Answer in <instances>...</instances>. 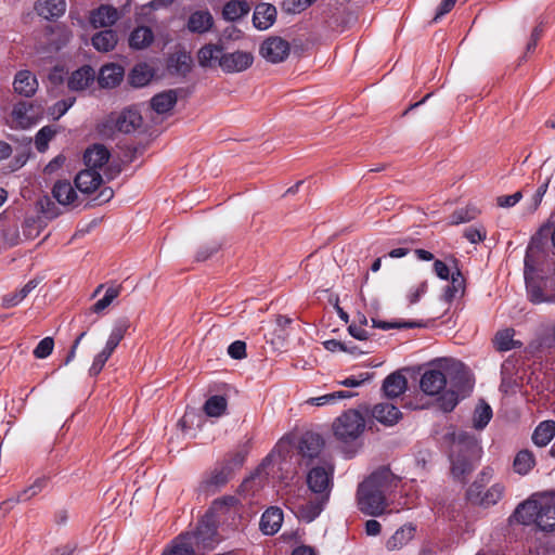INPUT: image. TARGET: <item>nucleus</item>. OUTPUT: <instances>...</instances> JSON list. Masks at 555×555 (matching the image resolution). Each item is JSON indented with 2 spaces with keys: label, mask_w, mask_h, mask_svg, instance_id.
I'll return each instance as SVG.
<instances>
[{
  "label": "nucleus",
  "mask_w": 555,
  "mask_h": 555,
  "mask_svg": "<svg viewBox=\"0 0 555 555\" xmlns=\"http://www.w3.org/2000/svg\"><path fill=\"white\" fill-rule=\"evenodd\" d=\"M371 415L384 426H393L402 418V412L388 402L375 404L371 410Z\"/></svg>",
  "instance_id": "2eb2a0df"
},
{
  "label": "nucleus",
  "mask_w": 555,
  "mask_h": 555,
  "mask_svg": "<svg viewBox=\"0 0 555 555\" xmlns=\"http://www.w3.org/2000/svg\"><path fill=\"white\" fill-rule=\"evenodd\" d=\"M52 195L62 205L72 204L77 197L75 189L67 180L56 181L52 189Z\"/></svg>",
  "instance_id": "e433bc0d"
},
{
  "label": "nucleus",
  "mask_w": 555,
  "mask_h": 555,
  "mask_svg": "<svg viewBox=\"0 0 555 555\" xmlns=\"http://www.w3.org/2000/svg\"><path fill=\"white\" fill-rule=\"evenodd\" d=\"M370 379L369 373H361L358 376H349L340 380L339 384L345 387H358Z\"/></svg>",
  "instance_id": "69168bd1"
},
{
  "label": "nucleus",
  "mask_w": 555,
  "mask_h": 555,
  "mask_svg": "<svg viewBox=\"0 0 555 555\" xmlns=\"http://www.w3.org/2000/svg\"><path fill=\"white\" fill-rule=\"evenodd\" d=\"M324 447L325 440L320 433L307 430L299 435L291 431L276 442L272 451H322Z\"/></svg>",
  "instance_id": "7ed1b4c3"
},
{
  "label": "nucleus",
  "mask_w": 555,
  "mask_h": 555,
  "mask_svg": "<svg viewBox=\"0 0 555 555\" xmlns=\"http://www.w3.org/2000/svg\"><path fill=\"white\" fill-rule=\"evenodd\" d=\"M193 68V60L190 52L177 51L168 57V69L171 74L186 77Z\"/></svg>",
  "instance_id": "b1692460"
},
{
  "label": "nucleus",
  "mask_w": 555,
  "mask_h": 555,
  "mask_svg": "<svg viewBox=\"0 0 555 555\" xmlns=\"http://www.w3.org/2000/svg\"><path fill=\"white\" fill-rule=\"evenodd\" d=\"M535 465V460L532 453H516L513 461V467L519 475L528 474Z\"/></svg>",
  "instance_id": "09e8293b"
},
{
  "label": "nucleus",
  "mask_w": 555,
  "mask_h": 555,
  "mask_svg": "<svg viewBox=\"0 0 555 555\" xmlns=\"http://www.w3.org/2000/svg\"><path fill=\"white\" fill-rule=\"evenodd\" d=\"M317 0H285L284 5L287 11L300 13L311 7Z\"/></svg>",
  "instance_id": "052dcab7"
},
{
  "label": "nucleus",
  "mask_w": 555,
  "mask_h": 555,
  "mask_svg": "<svg viewBox=\"0 0 555 555\" xmlns=\"http://www.w3.org/2000/svg\"><path fill=\"white\" fill-rule=\"evenodd\" d=\"M243 463L244 456L237 453L231 460L217 466L204 480L205 488L210 489L224 486L233 477L234 473L242 467Z\"/></svg>",
  "instance_id": "39448f33"
},
{
  "label": "nucleus",
  "mask_w": 555,
  "mask_h": 555,
  "mask_svg": "<svg viewBox=\"0 0 555 555\" xmlns=\"http://www.w3.org/2000/svg\"><path fill=\"white\" fill-rule=\"evenodd\" d=\"M478 215L479 210L475 206L467 205L466 207L454 210L450 216L449 223L452 225H457L460 223L469 222L476 219Z\"/></svg>",
  "instance_id": "a18cd8bd"
},
{
  "label": "nucleus",
  "mask_w": 555,
  "mask_h": 555,
  "mask_svg": "<svg viewBox=\"0 0 555 555\" xmlns=\"http://www.w3.org/2000/svg\"><path fill=\"white\" fill-rule=\"evenodd\" d=\"M95 79V72L90 65H83L74 70L67 79V87L72 91H83Z\"/></svg>",
  "instance_id": "a211bd4d"
},
{
  "label": "nucleus",
  "mask_w": 555,
  "mask_h": 555,
  "mask_svg": "<svg viewBox=\"0 0 555 555\" xmlns=\"http://www.w3.org/2000/svg\"><path fill=\"white\" fill-rule=\"evenodd\" d=\"M254 63V56L247 51L224 52L220 57V68L227 74L241 73L248 69Z\"/></svg>",
  "instance_id": "6e6552de"
},
{
  "label": "nucleus",
  "mask_w": 555,
  "mask_h": 555,
  "mask_svg": "<svg viewBox=\"0 0 555 555\" xmlns=\"http://www.w3.org/2000/svg\"><path fill=\"white\" fill-rule=\"evenodd\" d=\"M129 326L130 322L127 318L118 319L111 331L104 349L113 354L119 343L124 339Z\"/></svg>",
  "instance_id": "72a5a7b5"
},
{
  "label": "nucleus",
  "mask_w": 555,
  "mask_h": 555,
  "mask_svg": "<svg viewBox=\"0 0 555 555\" xmlns=\"http://www.w3.org/2000/svg\"><path fill=\"white\" fill-rule=\"evenodd\" d=\"M163 555H194L192 542L185 537H180Z\"/></svg>",
  "instance_id": "8fccbe9b"
},
{
  "label": "nucleus",
  "mask_w": 555,
  "mask_h": 555,
  "mask_svg": "<svg viewBox=\"0 0 555 555\" xmlns=\"http://www.w3.org/2000/svg\"><path fill=\"white\" fill-rule=\"evenodd\" d=\"M41 228V220L39 217H26L23 224V234L26 238L36 237Z\"/></svg>",
  "instance_id": "6e6d98bb"
},
{
  "label": "nucleus",
  "mask_w": 555,
  "mask_h": 555,
  "mask_svg": "<svg viewBox=\"0 0 555 555\" xmlns=\"http://www.w3.org/2000/svg\"><path fill=\"white\" fill-rule=\"evenodd\" d=\"M482 485L475 481L467 490V498L472 503L482 505L485 507L496 504L504 493V487L500 483L493 485L486 492L481 490Z\"/></svg>",
  "instance_id": "1a4fd4ad"
},
{
  "label": "nucleus",
  "mask_w": 555,
  "mask_h": 555,
  "mask_svg": "<svg viewBox=\"0 0 555 555\" xmlns=\"http://www.w3.org/2000/svg\"><path fill=\"white\" fill-rule=\"evenodd\" d=\"M335 466L331 462H323L312 467L307 475L308 488L315 494L330 499L333 488Z\"/></svg>",
  "instance_id": "20e7f679"
},
{
  "label": "nucleus",
  "mask_w": 555,
  "mask_h": 555,
  "mask_svg": "<svg viewBox=\"0 0 555 555\" xmlns=\"http://www.w3.org/2000/svg\"><path fill=\"white\" fill-rule=\"evenodd\" d=\"M227 399L223 396H211L204 404V411L208 416H221L227 410Z\"/></svg>",
  "instance_id": "c03bdc74"
},
{
  "label": "nucleus",
  "mask_w": 555,
  "mask_h": 555,
  "mask_svg": "<svg viewBox=\"0 0 555 555\" xmlns=\"http://www.w3.org/2000/svg\"><path fill=\"white\" fill-rule=\"evenodd\" d=\"M447 386L446 374L438 369L426 370L420 380L421 390L427 396L439 395Z\"/></svg>",
  "instance_id": "9b49d317"
},
{
  "label": "nucleus",
  "mask_w": 555,
  "mask_h": 555,
  "mask_svg": "<svg viewBox=\"0 0 555 555\" xmlns=\"http://www.w3.org/2000/svg\"><path fill=\"white\" fill-rule=\"evenodd\" d=\"M223 53V47L216 43H206L197 51V61L201 67L211 68L218 65L220 67V57Z\"/></svg>",
  "instance_id": "bb28decb"
},
{
  "label": "nucleus",
  "mask_w": 555,
  "mask_h": 555,
  "mask_svg": "<svg viewBox=\"0 0 555 555\" xmlns=\"http://www.w3.org/2000/svg\"><path fill=\"white\" fill-rule=\"evenodd\" d=\"M103 182L102 176L98 170L87 167L78 172L75 178V185L81 193H92Z\"/></svg>",
  "instance_id": "4be33fe9"
},
{
  "label": "nucleus",
  "mask_w": 555,
  "mask_h": 555,
  "mask_svg": "<svg viewBox=\"0 0 555 555\" xmlns=\"http://www.w3.org/2000/svg\"><path fill=\"white\" fill-rule=\"evenodd\" d=\"M373 327L380 328L384 331H388L391 328H417L421 327L423 324L418 321H397V322H387V321H380L376 319H372Z\"/></svg>",
  "instance_id": "3c124183"
},
{
  "label": "nucleus",
  "mask_w": 555,
  "mask_h": 555,
  "mask_svg": "<svg viewBox=\"0 0 555 555\" xmlns=\"http://www.w3.org/2000/svg\"><path fill=\"white\" fill-rule=\"evenodd\" d=\"M493 416L492 408L485 401L480 400L474 411L473 425L476 429H483Z\"/></svg>",
  "instance_id": "79ce46f5"
},
{
  "label": "nucleus",
  "mask_w": 555,
  "mask_h": 555,
  "mask_svg": "<svg viewBox=\"0 0 555 555\" xmlns=\"http://www.w3.org/2000/svg\"><path fill=\"white\" fill-rule=\"evenodd\" d=\"M43 38L49 52L59 51L69 42L72 31L64 25L49 26L44 29Z\"/></svg>",
  "instance_id": "4468645a"
},
{
  "label": "nucleus",
  "mask_w": 555,
  "mask_h": 555,
  "mask_svg": "<svg viewBox=\"0 0 555 555\" xmlns=\"http://www.w3.org/2000/svg\"><path fill=\"white\" fill-rule=\"evenodd\" d=\"M3 240L10 245L14 246L17 245L20 242V233L16 225L9 227L3 230L2 233Z\"/></svg>",
  "instance_id": "774afa93"
},
{
  "label": "nucleus",
  "mask_w": 555,
  "mask_h": 555,
  "mask_svg": "<svg viewBox=\"0 0 555 555\" xmlns=\"http://www.w3.org/2000/svg\"><path fill=\"white\" fill-rule=\"evenodd\" d=\"M153 73L147 64H138L129 73L128 82L132 87L141 88L146 86L151 81Z\"/></svg>",
  "instance_id": "ea45409f"
},
{
  "label": "nucleus",
  "mask_w": 555,
  "mask_h": 555,
  "mask_svg": "<svg viewBox=\"0 0 555 555\" xmlns=\"http://www.w3.org/2000/svg\"><path fill=\"white\" fill-rule=\"evenodd\" d=\"M542 494H533L527 501L520 503L515 512L513 513L511 519L521 525H531L535 524L538 520V515L540 512V498Z\"/></svg>",
  "instance_id": "9d476101"
},
{
  "label": "nucleus",
  "mask_w": 555,
  "mask_h": 555,
  "mask_svg": "<svg viewBox=\"0 0 555 555\" xmlns=\"http://www.w3.org/2000/svg\"><path fill=\"white\" fill-rule=\"evenodd\" d=\"M143 118L138 109L125 108L115 119V127L119 132L132 133L141 128Z\"/></svg>",
  "instance_id": "f3484780"
},
{
  "label": "nucleus",
  "mask_w": 555,
  "mask_h": 555,
  "mask_svg": "<svg viewBox=\"0 0 555 555\" xmlns=\"http://www.w3.org/2000/svg\"><path fill=\"white\" fill-rule=\"evenodd\" d=\"M450 474L456 481L465 482L467 476L477 467L476 453H449Z\"/></svg>",
  "instance_id": "423d86ee"
},
{
  "label": "nucleus",
  "mask_w": 555,
  "mask_h": 555,
  "mask_svg": "<svg viewBox=\"0 0 555 555\" xmlns=\"http://www.w3.org/2000/svg\"><path fill=\"white\" fill-rule=\"evenodd\" d=\"M494 346L498 351H509L512 349L519 348L521 343L514 340L513 328H505L495 334Z\"/></svg>",
  "instance_id": "a19ab883"
},
{
  "label": "nucleus",
  "mask_w": 555,
  "mask_h": 555,
  "mask_svg": "<svg viewBox=\"0 0 555 555\" xmlns=\"http://www.w3.org/2000/svg\"><path fill=\"white\" fill-rule=\"evenodd\" d=\"M35 10L43 18L53 20L65 13L66 2L65 0H37Z\"/></svg>",
  "instance_id": "c85d7f7f"
},
{
  "label": "nucleus",
  "mask_w": 555,
  "mask_h": 555,
  "mask_svg": "<svg viewBox=\"0 0 555 555\" xmlns=\"http://www.w3.org/2000/svg\"><path fill=\"white\" fill-rule=\"evenodd\" d=\"M92 46L95 50L101 52L112 51L117 42V33L113 29H104L95 33L91 38Z\"/></svg>",
  "instance_id": "2f4dec72"
},
{
  "label": "nucleus",
  "mask_w": 555,
  "mask_h": 555,
  "mask_svg": "<svg viewBox=\"0 0 555 555\" xmlns=\"http://www.w3.org/2000/svg\"><path fill=\"white\" fill-rule=\"evenodd\" d=\"M54 348V340L52 337H44L41 339L36 348L34 349L33 353L34 357L37 359H46L48 358Z\"/></svg>",
  "instance_id": "4d7b16f0"
},
{
  "label": "nucleus",
  "mask_w": 555,
  "mask_h": 555,
  "mask_svg": "<svg viewBox=\"0 0 555 555\" xmlns=\"http://www.w3.org/2000/svg\"><path fill=\"white\" fill-rule=\"evenodd\" d=\"M525 268H528V261L525 260ZM525 278H526V289H527V296L528 299L534 304H555V293L547 295L544 293L543 287L545 285V281L543 279L537 280L533 278H529L527 275V270L525 271Z\"/></svg>",
  "instance_id": "f8f14e48"
},
{
  "label": "nucleus",
  "mask_w": 555,
  "mask_h": 555,
  "mask_svg": "<svg viewBox=\"0 0 555 555\" xmlns=\"http://www.w3.org/2000/svg\"><path fill=\"white\" fill-rule=\"evenodd\" d=\"M55 131L49 127H42L36 134L35 145L38 152H44L48 149L49 142L54 137Z\"/></svg>",
  "instance_id": "5fc2aeb1"
},
{
  "label": "nucleus",
  "mask_w": 555,
  "mask_h": 555,
  "mask_svg": "<svg viewBox=\"0 0 555 555\" xmlns=\"http://www.w3.org/2000/svg\"><path fill=\"white\" fill-rule=\"evenodd\" d=\"M276 15L278 11L273 4L266 2L259 3L254 11L253 24L257 29L266 30L274 24Z\"/></svg>",
  "instance_id": "aec40b11"
},
{
  "label": "nucleus",
  "mask_w": 555,
  "mask_h": 555,
  "mask_svg": "<svg viewBox=\"0 0 555 555\" xmlns=\"http://www.w3.org/2000/svg\"><path fill=\"white\" fill-rule=\"evenodd\" d=\"M366 422L363 414L349 409L333 422L332 429L335 438L344 443L356 441L364 433Z\"/></svg>",
  "instance_id": "f03ea898"
},
{
  "label": "nucleus",
  "mask_w": 555,
  "mask_h": 555,
  "mask_svg": "<svg viewBox=\"0 0 555 555\" xmlns=\"http://www.w3.org/2000/svg\"><path fill=\"white\" fill-rule=\"evenodd\" d=\"M217 529L214 520L210 517L203 518L196 531L192 535H188L190 540H194L197 544H203L204 547H211L216 542Z\"/></svg>",
  "instance_id": "6ab92c4d"
},
{
  "label": "nucleus",
  "mask_w": 555,
  "mask_h": 555,
  "mask_svg": "<svg viewBox=\"0 0 555 555\" xmlns=\"http://www.w3.org/2000/svg\"><path fill=\"white\" fill-rule=\"evenodd\" d=\"M39 211L44 216L46 219H54L60 215V210L54 202L49 196H43L37 202Z\"/></svg>",
  "instance_id": "603ef678"
},
{
  "label": "nucleus",
  "mask_w": 555,
  "mask_h": 555,
  "mask_svg": "<svg viewBox=\"0 0 555 555\" xmlns=\"http://www.w3.org/2000/svg\"><path fill=\"white\" fill-rule=\"evenodd\" d=\"M109 157L111 153L103 144H93L83 153L85 165L98 171L108 162Z\"/></svg>",
  "instance_id": "cd10ccee"
},
{
  "label": "nucleus",
  "mask_w": 555,
  "mask_h": 555,
  "mask_svg": "<svg viewBox=\"0 0 555 555\" xmlns=\"http://www.w3.org/2000/svg\"><path fill=\"white\" fill-rule=\"evenodd\" d=\"M33 108V105L27 102H18L12 109V118L20 127H27L31 122V117L28 116V112Z\"/></svg>",
  "instance_id": "49530a36"
},
{
  "label": "nucleus",
  "mask_w": 555,
  "mask_h": 555,
  "mask_svg": "<svg viewBox=\"0 0 555 555\" xmlns=\"http://www.w3.org/2000/svg\"><path fill=\"white\" fill-rule=\"evenodd\" d=\"M220 249V245L217 243H209L202 246L196 253L197 261H205Z\"/></svg>",
  "instance_id": "0e129e2a"
},
{
  "label": "nucleus",
  "mask_w": 555,
  "mask_h": 555,
  "mask_svg": "<svg viewBox=\"0 0 555 555\" xmlns=\"http://www.w3.org/2000/svg\"><path fill=\"white\" fill-rule=\"evenodd\" d=\"M13 87L16 93L30 98L38 89V81L31 72L24 69L16 73Z\"/></svg>",
  "instance_id": "a878e982"
},
{
  "label": "nucleus",
  "mask_w": 555,
  "mask_h": 555,
  "mask_svg": "<svg viewBox=\"0 0 555 555\" xmlns=\"http://www.w3.org/2000/svg\"><path fill=\"white\" fill-rule=\"evenodd\" d=\"M459 403V395L453 389L442 392L438 399V404L443 412H451Z\"/></svg>",
  "instance_id": "864d4df0"
},
{
  "label": "nucleus",
  "mask_w": 555,
  "mask_h": 555,
  "mask_svg": "<svg viewBox=\"0 0 555 555\" xmlns=\"http://www.w3.org/2000/svg\"><path fill=\"white\" fill-rule=\"evenodd\" d=\"M228 354L235 360L246 358V343L243 340H235L228 347Z\"/></svg>",
  "instance_id": "bf43d9fd"
},
{
  "label": "nucleus",
  "mask_w": 555,
  "mask_h": 555,
  "mask_svg": "<svg viewBox=\"0 0 555 555\" xmlns=\"http://www.w3.org/2000/svg\"><path fill=\"white\" fill-rule=\"evenodd\" d=\"M465 292V278L460 269H456L451 274V284L444 288L443 299L451 302L459 294L463 295Z\"/></svg>",
  "instance_id": "58836bf2"
},
{
  "label": "nucleus",
  "mask_w": 555,
  "mask_h": 555,
  "mask_svg": "<svg viewBox=\"0 0 555 555\" xmlns=\"http://www.w3.org/2000/svg\"><path fill=\"white\" fill-rule=\"evenodd\" d=\"M463 236L472 244H477L486 238V231L479 228L469 227L465 229Z\"/></svg>",
  "instance_id": "e2e57ef3"
},
{
  "label": "nucleus",
  "mask_w": 555,
  "mask_h": 555,
  "mask_svg": "<svg viewBox=\"0 0 555 555\" xmlns=\"http://www.w3.org/2000/svg\"><path fill=\"white\" fill-rule=\"evenodd\" d=\"M112 353L103 349L101 352H99L94 359L93 362L89 369V375L94 377L98 376L101 371L103 370L105 363L111 358Z\"/></svg>",
  "instance_id": "13d9d810"
},
{
  "label": "nucleus",
  "mask_w": 555,
  "mask_h": 555,
  "mask_svg": "<svg viewBox=\"0 0 555 555\" xmlns=\"http://www.w3.org/2000/svg\"><path fill=\"white\" fill-rule=\"evenodd\" d=\"M540 345L552 348L555 347V322L547 326L539 336Z\"/></svg>",
  "instance_id": "680f3d73"
},
{
  "label": "nucleus",
  "mask_w": 555,
  "mask_h": 555,
  "mask_svg": "<svg viewBox=\"0 0 555 555\" xmlns=\"http://www.w3.org/2000/svg\"><path fill=\"white\" fill-rule=\"evenodd\" d=\"M154 39L153 31L146 26L134 28L129 36V46L140 50L149 47Z\"/></svg>",
  "instance_id": "4c0bfd02"
},
{
  "label": "nucleus",
  "mask_w": 555,
  "mask_h": 555,
  "mask_svg": "<svg viewBox=\"0 0 555 555\" xmlns=\"http://www.w3.org/2000/svg\"><path fill=\"white\" fill-rule=\"evenodd\" d=\"M521 192H515L511 195H503L498 197V205L504 208L513 207L521 199Z\"/></svg>",
  "instance_id": "338daca9"
},
{
  "label": "nucleus",
  "mask_w": 555,
  "mask_h": 555,
  "mask_svg": "<svg viewBox=\"0 0 555 555\" xmlns=\"http://www.w3.org/2000/svg\"><path fill=\"white\" fill-rule=\"evenodd\" d=\"M282 522V509L279 507H270L262 514L259 526L264 534L273 535L281 528Z\"/></svg>",
  "instance_id": "c756f323"
},
{
  "label": "nucleus",
  "mask_w": 555,
  "mask_h": 555,
  "mask_svg": "<svg viewBox=\"0 0 555 555\" xmlns=\"http://www.w3.org/2000/svg\"><path fill=\"white\" fill-rule=\"evenodd\" d=\"M537 526L542 531L555 530V494L540 498Z\"/></svg>",
  "instance_id": "ddd939ff"
},
{
  "label": "nucleus",
  "mask_w": 555,
  "mask_h": 555,
  "mask_svg": "<svg viewBox=\"0 0 555 555\" xmlns=\"http://www.w3.org/2000/svg\"><path fill=\"white\" fill-rule=\"evenodd\" d=\"M328 500L322 495H317L314 500H310L299 507V517L308 522L314 520L322 513Z\"/></svg>",
  "instance_id": "473e14b6"
},
{
  "label": "nucleus",
  "mask_w": 555,
  "mask_h": 555,
  "mask_svg": "<svg viewBox=\"0 0 555 555\" xmlns=\"http://www.w3.org/2000/svg\"><path fill=\"white\" fill-rule=\"evenodd\" d=\"M408 380L400 372L389 374L383 382L382 390L388 399H395L405 392Z\"/></svg>",
  "instance_id": "393cba45"
},
{
  "label": "nucleus",
  "mask_w": 555,
  "mask_h": 555,
  "mask_svg": "<svg viewBox=\"0 0 555 555\" xmlns=\"http://www.w3.org/2000/svg\"><path fill=\"white\" fill-rule=\"evenodd\" d=\"M125 75V69L121 65L109 63L101 67L98 82L102 88H114L118 86Z\"/></svg>",
  "instance_id": "5701e85b"
},
{
  "label": "nucleus",
  "mask_w": 555,
  "mask_h": 555,
  "mask_svg": "<svg viewBox=\"0 0 555 555\" xmlns=\"http://www.w3.org/2000/svg\"><path fill=\"white\" fill-rule=\"evenodd\" d=\"M555 437V422L546 420L541 422L532 434V441L538 448L546 447Z\"/></svg>",
  "instance_id": "7c9ffc66"
},
{
  "label": "nucleus",
  "mask_w": 555,
  "mask_h": 555,
  "mask_svg": "<svg viewBox=\"0 0 555 555\" xmlns=\"http://www.w3.org/2000/svg\"><path fill=\"white\" fill-rule=\"evenodd\" d=\"M215 21L208 10H197L190 14L186 21V29L192 34H206L214 27Z\"/></svg>",
  "instance_id": "dca6fc26"
},
{
  "label": "nucleus",
  "mask_w": 555,
  "mask_h": 555,
  "mask_svg": "<svg viewBox=\"0 0 555 555\" xmlns=\"http://www.w3.org/2000/svg\"><path fill=\"white\" fill-rule=\"evenodd\" d=\"M119 13L117 9L108 4H101L98 9L90 12V24L94 28L108 27L117 22Z\"/></svg>",
  "instance_id": "412c9836"
},
{
  "label": "nucleus",
  "mask_w": 555,
  "mask_h": 555,
  "mask_svg": "<svg viewBox=\"0 0 555 555\" xmlns=\"http://www.w3.org/2000/svg\"><path fill=\"white\" fill-rule=\"evenodd\" d=\"M250 5L243 0L228 1L222 9V17L229 22H235L247 15Z\"/></svg>",
  "instance_id": "f704fd0d"
},
{
  "label": "nucleus",
  "mask_w": 555,
  "mask_h": 555,
  "mask_svg": "<svg viewBox=\"0 0 555 555\" xmlns=\"http://www.w3.org/2000/svg\"><path fill=\"white\" fill-rule=\"evenodd\" d=\"M400 478L389 467L380 466L359 483L356 500L361 513L380 516L388 507L387 493L397 488Z\"/></svg>",
  "instance_id": "f257e3e1"
},
{
  "label": "nucleus",
  "mask_w": 555,
  "mask_h": 555,
  "mask_svg": "<svg viewBox=\"0 0 555 555\" xmlns=\"http://www.w3.org/2000/svg\"><path fill=\"white\" fill-rule=\"evenodd\" d=\"M413 533L414 528L412 526L401 527L388 539L387 548L390 551L401 548L413 538Z\"/></svg>",
  "instance_id": "37998d69"
},
{
  "label": "nucleus",
  "mask_w": 555,
  "mask_h": 555,
  "mask_svg": "<svg viewBox=\"0 0 555 555\" xmlns=\"http://www.w3.org/2000/svg\"><path fill=\"white\" fill-rule=\"evenodd\" d=\"M176 103L177 94L175 90L160 92L151 99V106L158 114L171 111Z\"/></svg>",
  "instance_id": "c9c22d12"
},
{
  "label": "nucleus",
  "mask_w": 555,
  "mask_h": 555,
  "mask_svg": "<svg viewBox=\"0 0 555 555\" xmlns=\"http://www.w3.org/2000/svg\"><path fill=\"white\" fill-rule=\"evenodd\" d=\"M291 44L287 40L272 36L267 38L260 46V55L271 63H281L287 59Z\"/></svg>",
  "instance_id": "0eeeda50"
},
{
  "label": "nucleus",
  "mask_w": 555,
  "mask_h": 555,
  "mask_svg": "<svg viewBox=\"0 0 555 555\" xmlns=\"http://www.w3.org/2000/svg\"><path fill=\"white\" fill-rule=\"evenodd\" d=\"M44 486H46V479L38 478L33 485H30L29 487L25 488L23 491L17 493L16 496L9 499L8 502H12V503L26 502V501L30 500L33 496L37 495L39 492H41Z\"/></svg>",
  "instance_id": "de8ad7c7"
}]
</instances>
